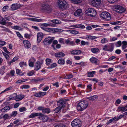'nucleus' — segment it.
<instances>
[{
	"label": "nucleus",
	"instance_id": "393cba45",
	"mask_svg": "<svg viewBox=\"0 0 127 127\" xmlns=\"http://www.w3.org/2000/svg\"><path fill=\"white\" fill-rule=\"evenodd\" d=\"M98 98V96L97 95H95L89 97L88 99L90 100L95 101L97 100Z\"/></svg>",
	"mask_w": 127,
	"mask_h": 127
},
{
	"label": "nucleus",
	"instance_id": "13d9d810",
	"mask_svg": "<svg viewBox=\"0 0 127 127\" xmlns=\"http://www.w3.org/2000/svg\"><path fill=\"white\" fill-rule=\"evenodd\" d=\"M64 39L63 38H61L59 39V42L61 43H63L64 44Z\"/></svg>",
	"mask_w": 127,
	"mask_h": 127
},
{
	"label": "nucleus",
	"instance_id": "a878e982",
	"mask_svg": "<svg viewBox=\"0 0 127 127\" xmlns=\"http://www.w3.org/2000/svg\"><path fill=\"white\" fill-rule=\"evenodd\" d=\"M42 65V64L40 63L39 62L37 61L35 65V67L36 70L37 71L39 69L41 68V65Z\"/></svg>",
	"mask_w": 127,
	"mask_h": 127
},
{
	"label": "nucleus",
	"instance_id": "b1692460",
	"mask_svg": "<svg viewBox=\"0 0 127 127\" xmlns=\"http://www.w3.org/2000/svg\"><path fill=\"white\" fill-rule=\"evenodd\" d=\"M90 60L92 63L95 64H96L98 61V59L94 57L91 58L90 59Z\"/></svg>",
	"mask_w": 127,
	"mask_h": 127
},
{
	"label": "nucleus",
	"instance_id": "052dcab7",
	"mask_svg": "<svg viewBox=\"0 0 127 127\" xmlns=\"http://www.w3.org/2000/svg\"><path fill=\"white\" fill-rule=\"evenodd\" d=\"M102 49L105 51H107V45H105L102 47Z\"/></svg>",
	"mask_w": 127,
	"mask_h": 127
},
{
	"label": "nucleus",
	"instance_id": "5fc2aeb1",
	"mask_svg": "<svg viewBox=\"0 0 127 127\" xmlns=\"http://www.w3.org/2000/svg\"><path fill=\"white\" fill-rule=\"evenodd\" d=\"M17 114V112L16 111H14L11 114V116L12 117L15 116Z\"/></svg>",
	"mask_w": 127,
	"mask_h": 127
},
{
	"label": "nucleus",
	"instance_id": "f257e3e1",
	"mask_svg": "<svg viewBox=\"0 0 127 127\" xmlns=\"http://www.w3.org/2000/svg\"><path fill=\"white\" fill-rule=\"evenodd\" d=\"M88 105V102L86 100L80 102L77 105V110L79 111H82L86 109Z\"/></svg>",
	"mask_w": 127,
	"mask_h": 127
},
{
	"label": "nucleus",
	"instance_id": "09e8293b",
	"mask_svg": "<svg viewBox=\"0 0 127 127\" xmlns=\"http://www.w3.org/2000/svg\"><path fill=\"white\" fill-rule=\"evenodd\" d=\"M87 37L90 39H94L97 38V37L96 36L91 35H89Z\"/></svg>",
	"mask_w": 127,
	"mask_h": 127
},
{
	"label": "nucleus",
	"instance_id": "49530a36",
	"mask_svg": "<svg viewBox=\"0 0 127 127\" xmlns=\"http://www.w3.org/2000/svg\"><path fill=\"white\" fill-rule=\"evenodd\" d=\"M124 114H123L122 115H120L116 119H115V121H117L119 119H121L123 117H124Z\"/></svg>",
	"mask_w": 127,
	"mask_h": 127
},
{
	"label": "nucleus",
	"instance_id": "c03bdc74",
	"mask_svg": "<svg viewBox=\"0 0 127 127\" xmlns=\"http://www.w3.org/2000/svg\"><path fill=\"white\" fill-rule=\"evenodd\" d=\"M16 73L21 76H22L24 75L23 73H21L20 70L19 69H17L16 70Z\"/></svg>",
	"mask_w": 127,
	"mask_h": 127
},
{
	"label": "nucleus",
	"instance_id": "72a5a7b5",
	"mask_svg": "<svg viewBox=\"0 0 127 127\" xmlns=\"http://www.w3.org/2000/svg\"><path fill=\"white\" fill-rule=\"evenodd\" d=\"M74 27L76 28L81 29H84L85 28L84 26L81 24L75 25L74 26Z\"/></svg>",
	"mask_w": 127,
	"mask_h": 127
},
{
	"label": "nucleus",
	"instance_id": "2eb2a0df",
	"mask_svg": "<svg viewBox=\"0 0 127 127\" xmlns=\"http://www.w3.org/2000/svg\"><path fill=\"white\" fill-rule=\"evenodd\" d=\"M46 94V92H39L35 93L34 95L36 97H41L44 95Z\"/></svg>",
	"mask_w": 127,
	"mask_h": 127
},
{
	"label": "nucleus",
	"instance_id": "3c124183",
	"mask_svg": "<svg viewBox=\"0 0 127 127\" xmlns=\"http://www.w3.org/2000/svg\"><path fill=\"white\" fill-rule=\"evenodd\" d=\"M46 61L47 65H49L51 63V60L50 59L47 58L46 59Z\"/></svg>",
	"mask_w": 127,
	"mask_h": 127
},
{
	"label": "nucleus",
	"instance_id": "f3484780",
	"mask_svg": "<svg viewBox=\"0 0 127 127\" xmlns=\"http://www.w3.org/2000/svg\"><path fill=\"white\" fill-rule=\"evenodd\" d=\"M114 47V44L113 43H111L108 46H107V51L111 52L113 51Z\"/></svg>",
	"mask_w": 127,
	"mask_h": 127
},
{
	"label": "nucleus",
	"instance_id": "ea45409f",
	"mask_svg": "<svg viewBox=\"0 0 127 127\" xmlns=\"http://www.w3.org/2000/svg\"><path fill=\"white\" fill-rule=\"evenodd\" d=\"M69 31L70 32V33L74 34H77L78 33V32L75 30H69Z\"/></svg>",
	"mask_w": 127,
	"mask_h": 127
},
{
	"label": "nucleus",
	"instance_id": "864d4df0",
	"mask_svg": "<svg viewBox=\"0 0 127 127\" xmlns=\"http://www.w3.org/2000/svg\"><path fill=\"white\" fill-rule=\"evenodd\" d=\"M122 42L121 41H119L117 42L116 44V45L117 47H119L121 46Z\"/></svg>",
	"mask_w": 127,
	"mask_h": 127
},
{
	"label": "nucleus",
	"instance_id": "4468645a",
	"mask_svg": "<svg viewBox=\"0 0 127 127\" xmlns=\"http://www.w3.org/2000/svg\"><path fill=\"white\" fill-rule=\"evenodd\" d=\"M24 97V96L22 95H19L15 97L14 99L16 101H19L22 100Z\"/></svg>",
	"mask_w": 127,
	"mask_h": 127
},
{
	"label": "nucleus",
	"instance_id": "bf43d9fd",
	"mask_svg": "<svg viewBox=\"0 0 127 127\" xmlns=\"http://www.w3.org/2000/svg\"><path fill=\"white\" fill-rule=\"evenodd\" d=\"M2 30L4 32H11L9 30V29L8 28H6L5 27L4 28V29H2Z\"/></svg>",
	"mask_w": 127,
	"mask_h": 127
},
{
	"label": "nucleus",
	"instance_id": "0e129e2a",
	"mask_svg": "<svg viewBox=\"0 0 127 127\" xmlns=\"http://www.w3.org/2000/svg\"><path fill=\"white\" fill-rule=\"evenodd\" d=\"M26 110V108L25 107L20 108L19 109V111L20 112H23L24 111H25Z\"/></svg>",
	"mask_w": 127,
	"mask_h": 127
},
{
	"label": "nucleus",
	"instance_id": "ddd939ff",
	"mask_svg": "<svg viewBox=\"0 0 127 127\" xmlns=\"http://www.w3.org/2000/svg\"><path fill=\"white\" fill-rule=\"evenodd\" d=\"M82 13V10L80 9H78L74 12V14L75 16L79 17L81 15Z\"/></svg>",
	"mask_w": 127,
	"mask_h": 127
},
{
	"label": "nucleus",
	"instance_id": "79ce46f5",
	"mask_svg": "<svg viewBox=\"0 0 127 127\" xmlns=\"http://www.w3.org/2000/svg\"><path fill=\"white\" fill-rule=\"evenodd\" d=\"M108 41V40L106 38H104L102 39L101 41V42L102 44L106 42H107Z\"/></svg>",
	"mask_w": 127,
	"mask_h": 127
},
{
	"label": "nucleus",
	"instance_id": "a18cd8bd",
	"mask_svg": "<svg viewBox=\"0 0 127 127\" xmlns=\"http://www.w3.org/2000/svg\"><path fill=\"white\" fill-rule=\"evenodd\" d=\"M116 119V118L114 117V118L109 120L107 123L106 124L107 125L109 124L110 123L112 122L114 120H115Z\"/></svg>",
	"mask_w": 127,
	"mask_h": 127
},
{
	"label": "nucleus",
	"instance_id": "a211bd4d",
	"mask_svg": "<svg viewBox=\"0 0 127 127\" xmlns=\"http://www.w3.org/2000/svg\"><path fill=\"white\" fill-rule=\"evenodd\" d=\"M26 19L30 21L35 22H40L42 21V20L40 19H37L35 18H27Z\"/></svg>",
	"mask_w": 127,
	"mask_h": 127
},
{
	"label": "nucleus",
	"instance_id": "c756f323",
	"mask_svg": "<svg viewBox=\"0 0 127 127\" xmlns=\"http://www.w3.org/2000/svg\"><path fill=\"white\" fill-rule=\"evenodd\" d=\"M39 113H32L29 116V118H33L36 116H38Z\"/></svg>",
	"mask_w": 127,
	"mask_h": 127
},
{
	"label": "nucleus",
	"instance_id": "4d7b16f0",
	"mask_svg": "<svg viewBox=\"0 0 127 127\" xmlns=\"http://www.w3.org/2000/svg\"><path fill=\"white\" fill-rule=\"evenodd\" d=\"M9 8L8 6L6 5L4 6L2 8V10L3 12L5 11L7 9Z\"/></svg>",
	"mask_w": 127,
	"mask_h": 127
},
{
	"label": "nucleus",
	"instance_id": "338daca9",
	"mask_svg": "<svg viewBox=\"0 0 127 127\" xmlns=\"http://www.w3.org/2000/svg\"><path fill=\"white\" fill-rule=\"evenodd\" d=\"M117 39V38L114 37H113L110 39V40L111 41H112L116 40Z\"/></svg>",
	"mask_w": 127,
	"mask_h": 127
},
{
	"label": "nucleus",
	"instance_id": "58836bf2",
	"mask_svg": "<svg viewBox=\"0 0 127 127\" xmlns=\"http://www.w3.org/2000/svg\"><path fill=\"white\" fill-rule=\"evenodd\" d=\"M30 87L28 85H24L20 87V88L21 89H28Z\"/></svg>",
	"mask_w": 127,
	"mask_h": 127
},
{
	"label": "nucleus",
	"instance_id": "7ed1b4c3",
	"mask_svg": "<svg viewBox=\"0 0 127 127\" xmlns=\"http://www.w3.org/2000/svg\"><path fill=\"white\" fill-rule=\"evenodd\" d=\"M86 14L91 17H95L96 15V12L93 8H89L86 9L85 11Z\"/></svg>",
	"mask_w": 127,
	"mask_h": 127
},
{
	"label": "nucleus",
	"instance_id": "9b49d317",
	"mask_svg": "<svg viewBox=\"0 0 127 127\" xmlns=\"http://www.w3.org/2000/svg\"><path fill=\"white\" fill-rule=\"evenodd\" d=\"M21 7L20 5L17 3H14L11 5V10L12 11L18 9Z\"/></svg>",
	"mask_w": 127,
	"mask_h": 127
},
{
	"label": "nucleus",
	"instance_id": "f704fd0d",
	"mask_svg": "<svg viewBox=\"0 0 127 127\" xmlns=\"http://www.w3.org/2000/svg\"><path fill=\"white\" fill-rule=\"evenodd\" d=\"M58 63L59 64L63 65L64 63V60L63 59H60L58 61Z\"/></svg>",
	"mask_w": 127,
	"mask_h": 127
},
{
	"label": "nucleus",
	"instance_id": "4be33fe9",
	"mask_svg": "<svg viewBox=\"0 0 127 127\" xmlns=\"http://www.w3.org/2000/svg\"><path fill=\"white\" fill-rule=\"evenodd\" d=\"M100 0H89V3L91 5H94L97 4V2L100 1Z\"/></svg>",
	"mask_w": 127,
	"mask_h": 127
},
{
	"label": "nucleus",
	"instance_id": "e433bc0d",
	"mask_svg": "<svg viewBox=\"0 0 127 127\" xmlns=\"http://www.w3.org/2000/svg\"><path fill=\"white\" fill-rule=\"evenodd\" d=\"M43 79L39 77H38V78L35 79H32L33 81L36 82H37L41 81H42Z\"/></svg>",
	"mask_w": 127,
	"mask_h": 127
},
{
	"label": "nucleus",
	"instance_id": "cd10ccee",
	"mask_svg": "<svg viewBox=\"0 0 127 127\" xmlns=\"http://www.w3.org/2000/svg\"><path fill=\"white\" fill-rule=\"evenodd\" d=\"M49 5L46 4H42L41 9V10L42 11L44 12V11L46 10L48 8V6Z\"/></svg>",
	"mask_w": 127,
	"mask_h": 127
},
{
	"label": "nucleus",
	"instance_id": "6ab92c4d",
	"mask_svg": "<svg viewBox=\"0 0 127 127\" xmlns=\"http://www.w3.org/2000/svg\"><path fill=\"white\" fill-rule=\"evenodd\" d=\"M41 28L43 30L47 32H50L51 31H54L55 32H57L58 30V29H51L42 27H41Z\"/></svg>",
	"mask_w": 127,
	"mask_h": 127
},
{
	"label": "nucleus",
	"instance_id": "680f3d73",
	"mask_svg": "<svg viewBox=\"0 0 127 127\" xmlns=\"http://www.w3.org/2000/svg\"><path fill=\"white\" fill-rule=\"evenodd\" d=\"M2 53L3 55L6 58V59H8L9 58V56L6 53L4 52H3Z\"/></svg>",
	"mask_w": 127,
	"mask_h": 127
},
{
	"label": "nucleus",
	"instance_id": "0eeeda50",
	"mask_svg": "<svg viewBox=\"0 0 127 127\" xmlns=\"http://www.w3.org/2000/svg\"><path fill=\"white\" fill-rule=\"evenodd\" d=\"M66 100L65 99H60L57 102V105L61 107L64 108L65 106Z\"/></svg>",
	"mask_w": 127,
	"mask_h": 127
},
{
	"label": "nucleus",
	"instance_id": "f8f14e48",
	"mask_svg": "<svg viewBox=\"0 0 127 127\" xmlns=\"http://www.w3.org/2000/svg\"><path fill=\"white\" fill-rule=\"evenodd\" d=\"M23 42L25 47L27 48H30L31 44L28 40H24Z\"/></svg>",
	"mask_w": 127,
	"mask_h": 127
},
{
	"label": "nucleus",
	"instance_id": "aec40b11",
	"mask_svg": "<svg viewBox=\"0 0 127 127\" xmlns=\"http://www.w3.org/2000/svg\"><path fill=\"white\" fill-rule=\"evenodd\" d=\"M71 53L74 55H78L80 54L81 52L80 50H73L71 51Z\"/></svg>",
	"mask_w": 127,
	"mask_h": 127
},
{
	"label": "nucleus",
	"instance_id": "603ef678",
	"mask_svg": "<svg viewBox=\"0 0 127 127\" xmlns=\"http://www.w3.org/2000/svg\"><path fill=\"white\" fill-rule=\"evenodd\" d=\"M119 0H108V2L111 3H113L115 2H117Z\"/></svg>",
	"mask_w": 127,
	"mask_h": 127
},
{
	"label": "nucleus",
	"instance_id": "c85d7f7f",
	"mask_svg": "<svg viewBox=\"0 0 127 127\" xmlns=\"http://www.w3.org/2000/svg\"><path fill=\"white\" fill-rule=\"evenodd\" d=\"M126 106L124 107H118V109L120 110V111H122V112H124L127 111V109Z\"/></svg>",
	"mask_w": 127,
	"mask_h": 127
},
{
	"label": "nucleus",
	"instance_id": "dca6fc26",
	"mask_svg": "<svg viewBox=\"0 0 127 127\" xmlns=\"http://www.w3.org/2000/svg\"><path fill=\"white\" fill-rule=\"evenodd\" d=\"M55 56L56 58H62L65 56V54L63 52H58L55 53Z\"/></svg>",
	"mask_w": 127,
	"mask_h": 127
},
{
	"label": "nucleus",
	"instance_id": "69168bd1",
	"mask_svg": "<svg viewBox=\"0 0 127 127\" xmlns=\"http://www.w3.org/2000/svg\"><path fill=\"white\" fill-rule=\"evenodd\" d=\"M35 61V59L33 58H32L30 59L29 61V62H31L34 63Z\"/></svg>",
	"mask_w": 127,
	"mask_h": 127
},
{
	"label": "nucleus",
	"instance_id": "774afa93",
	"mask_svg": "<svg viewBox=\"0 0 127 127\" xmlns=\"http://www.w3.org/2000/svg\"><path fill=\"white\" fill-rule=\"evenodd\" d=\"M121 51L120 49L116 50L115 51V53H116L119 54L121 53Z\"/></svg>",
	"mask_w": 127,
	"mask_h": 127
},
{
	"label": "nucleus",
	"instance_id": "1a4fd4ad",
	"mask_svg": "<svg viewBox=\"0 0 127 127\" xmlns=\"http://www.w3.org/2000/svg\"><path fill=\"white\" fill-rule=\"evenodd\" d=\"M54 39V38H51L49 37L46 38L44 39L43 41V43L45 45L50 44L52 43Z\"/></svg>",
	"mask_w": 127,
	"mask_h": 127
},
{
	"label": "nucleus",
	"instance_id": "473e14b6",
	"mask_svg": "<svg viewBox=\"0 0 127 127\" xmlns=\"http://www.w3.org/2000/svg\"><path fill=\"white\" fill-rule=\"evenodd\" d=\"M95 73V71H93L91 72H89L87 73L88 74V77H93L94 76V74Z\"/></svg>",
	"mask_w": 127,
	"mask_h": 127
},
{
	"label": "nucleus",
	"instance_id": "412c9836",
	"mask_svg": "<svg viewBox=\"0 0 127 127\" xmlns=\"http://www.w3.org/2000/svg\"><path fill=\"white\" fill-rule=\"evenodd\" d=\"M37 35L38 42H40L42 38V33L40 32L38 33Z\"/></svg>",
	"mask_w": 127,
	"mask_h": 127
},
{
	"label": "nucleus",
	"instance_id": "6e6d98bb",
	"mask_svg": "<svg viewBox=\"0 0 127 127\" xmlns=\"http://www.w3.org/2000/svg\"><path fill=\"white\" fill-rule=\"evenodd\" d=\"M73 77V75L72 74H70L69 75H66L65 77V79H70L72 78Z\"/></svg>",
	"mask_w": 127,
	"mask_h": 127
},
{
	"label": "nucleus",
	"instance_id": "6e6552de",
	"mask_svg": "<svg viewBox=\"0 0 127 127\" xmlns=\"http://www.w3.org/2000/svg\"><path fill=\"white\" fill-rule=\"evenodd\" d=\"M38 118L44 122H46L48 120V117L41 113H39Z\"/></svg>",
	"mask_w": 127,
	"mask_h": 127
},
{
	"label": "nucleus",
	"instance_id": "a19ab883",
	"mask_svg": "<svg viewBox=\"0 0 127 127\" xmlns=\"http://www.w3.org/2000/svg\"><path fill=\"white\" fill-rule=\"evenodd\" d=\"M49 26H53V25H51V23H50L49 24L45 23V24H42L41 25V27H47Z\"/></svg>",
	"mask_w": 127,
	"mask_h": 127
},
{
	"label": "nucleus",
	"instance_id": "39448f33",
	"mask_svg": "<svg viewBox=\"0 0 127 127\" xmlns=\"http://www.w3.org/2000/svg\"><path fill=\"white\" fill-rule=\"evenodd\" d=\"M81 122L78 119H74L71 123L72 127H80L81 126Z\"/></svg>",
	"mask_w": 127,
	"mask_h": 127
},
{
	"label": "nucleus",
	"instance_id": "f03ea898",
	"mask_svg": "<svg viewBox=\"0 0 127 127\" xmlns=\"http://www.w3.org/2000/svg\"><path fill=\"white\" fill-rule=\"evenodd\" d=\"M57 4L59 8L62 10H66L68 7V4L65 0H59Z\"/></svg>",
	"mask_w": 127,
	"mask_h": 127
},
{
	"label": "nucleus",
	"instance_id": "423d86ee",
	"mask_svg": "<svg viewBox=\"0 0 127 127\" xmlns=\"http://www.w3.org/2000/svg\"><path fill=\"white\" fill-rule=\"evenodd\" d=\"M116 11L118 13H122L125 11V9L120 5H116L115 6Z\"/></svg>",
	"mask_w": 127,
	"mask_h": 127
},
{
	"label": "nucleus",
	"instance_id": "37998d69",
	"mask_svg": "<svg viewBox=\"0 0 127 127\" xmlns=\"http://www.w3.org/2000/svg\"><path fill=\"white\" fill-rule=\"evenodd\" d=\"M62 108L61 107L59 106L58 107H56L55 109V111L56 113H58L61 110Z\"/></svg>",
	"mask_w": 127,
	"mask_h": 127
},
{
	"label": "nucleus",
	"instance_id": "4c0bfd02",
	"mask_svg": "<svg viewBox=\"0 0 127 127\" xmlns=\"http://www.w3.org/2000/svg\"><path fill=\"white\" fill-rule=\"evenodd\" d=\"M52 11V8L50 7L49 5L48 6V8L46 10L44 11V12L47 13H50Z\"/></svg>",
	"mask_w": 127,
	"mask_h": 127
},
{
	"label": "nucleus",
	"instance_id": "7c9ffc66",
	"mask_svg": "<svg viewBox=\"0 0 127 127\" xmlns=\"http://www.w3.org/2000/svg\"><path fill=\"white\" fill-rule=\"evenodd\" d=\"M51 21L54 24H52L51 23V24L52 25H53V26H54L55 25V24H58L60 23V22H59V21L57 19H55L51 20Z\"/></svg>",
	"mask_w": 127,
	"mask_h": 127
},
{
	"label": "nucleus",
	"instance_id": "8fccbe9b",
	"mask_svg": "<svg viewBox=\"0 0 127 127\" xmlns=\"http://www.w3.org/2000/svg\"><path fill=\"white\" fill-rule=\"evenodd\" d=\"M6 43V42L4 41H0V48L5 45Z\"/></svg>",
	"mask_w": 127,
	"mask_h": 127
},
{
	"label": "nucleus",
	"instance_id": "e2e57ef3",
	"mask_svg": "<svg viewBox=\"0 0 127 127\" xmlns=\"http://www.w3.org/2000/svg\"><path fill=\"white\" fill-rule=\"evenodd\" d=\"M34 74L33 71H30L29 73H27V75L29 76H31L32 75Z\"/></svg>",
	"mask_w": 127,
	"mask_h": 127
},
{
	"label": "nucleus",
	"instance_id": "bb28decb",
	"mask_svg": "<svg viewBox=\"0 0 127 127\" xmlns=\"http://www.w3.org/2000/svg\"><path fill=\"white\" fill-rule=\"evenodd\" d=\"M49 5L46 4H42L41 9V10L42 11L44 12V11L46 10L48 8V6Z\"/></svg>",
	"mask_w": 127,
	"mask_h": 127
},
{
	"label": "nucleus",
	"instance_id": "de8ad7c7",
	"mask_svg": "<svg viewBox=\"0 0 127 127\" xmlns=\"http://www.w3.org/2000/svg\"><path fill=\"white\" fill-rule=\"evenodd\" d=\"M19 65L21 67H22L26 65V62H23L20 63H19Z\"/></svg>",
	"mask_w": 127,
	"mask_h": 127
},
{
	"label": "nucleus",
	"instance_id": "20e7f679",
	"mask_svg": "<svg viewBox=\"0 0 127 127\" xmlns=\"http://www.w3.org/2000/svg\"><path fill=\"white\" fill-rule=\"evenodd\" d=\"M100 17L107 21H109L111 19L110 14L106 11L102 12L100 15Z\"/></svg>",
	"mask_w": 127,
	"mask_h": 127
},
{
	"label": "nucleus",
	"instance_id": "c9c22d12",
	"mask_svg": "<svg viewBox=\"0 0 127 127\" xmlns=\"http://www.w3.org/2000/svg\"><path fill=\"white\" fill-rule=\"evenodd\" d=\"M91 51L93 53H95L97 52L99 50L98 48H92L91 49Z\"/></svg>",
	"mask_w": 127,
	"mask_h": 127
},
{
	"label": "nucleus",
	"instance_id": "5701e85b",
	"mask_svg": "<svg viewBox=\"0 0 127 127\" xmlns=\"http://www.w3.org/2000/svg\"><path fill=\"white\" fill-rule=\"evenodd\" d=\"M11 108H10V106H5L4 108L0 109V111L1 112H4L9 110Z\"/></svg>",
	"mask_w": 127,
	"mask_h": 127
},
{
	"label": "nucleus",
	"instance_id": "2f4dec72",
	"mask_svg": "<svg viewBox=\"0 0 127 127\" xmlns=\"http://www.w3.org/2000/svg\"><path fill=\"white\" fill-rule=\"evenodd\" d=\"M50 112V111L49 108H44L42 110V113H49Z\"/></svg>",
	"mask_w": 127,
	"mask_h": 127
},
{
	"label": "nucleus",
	"instance_id": "9d476101",
	"mask_svg": "<svg viewBox=\"0 0 127 127\" xmlns=\"http://www.w3.org/2000/svg\"><path fill=\"white\" fill-rule=\"evenodd\" d=\"M10 19V17L9 16L6 17L4 18H2L0 23L1 25H5L6 23V22L9 21Z\"/></svg>",
	"mask_w": 127,
	"mask_h": 127
}]
</instances>
